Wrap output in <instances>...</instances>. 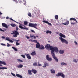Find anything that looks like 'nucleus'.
<instances>
[{
    "mask_svg": "<svg viewBox=\"0 0 78 78\" xmlns=\"http://www.w3.org/2000/svg\"><path fill=\"white\" fill-rule=\"evenodd\" d=\"M9 19H10V20H12V21H13L14 22H16L14 20H13V19H12V18H10Z\"/></svg>",
    "mask_w": 78,
    "mask_h": 78,
    "instance_id": "obj_37",
    "label": "nucleus"
},
{
    "mask_svg": "<svg viewBox=\"0 0 78 78\" xmlns=\"http://www.w3.org/2000/svg\"><path fill=\"white\" fill-rule=\"evenodd\" d=\"M76 24V23L75 22H74V23H73L72 22H71V25H75V24Z\"/></svg>",
    "mask_w": 78,
    "mask_h": 78,
    "instance_id": "obj_40",
    "label": "nucleus"
},
{
    "mask_svg": "<svg viewBox=\"0 0 78 78\" xmlns=\"http://www.w3.org/2000/svg\"><path fill=\"white\" fill-rule=\"evenodd\" d=\"M2 25L3 27H5V28H8V26L5 23H2Z\"/></svg>",
    "mask_w": 78,
    "mask_h": 78,
    "instance_id": "obj_11",
    "label": "nucleus"
},
{
    "mask_svg": "<svg viewBox=\"0 0 78 78\" xmlns=\"http://www.w3.org/2000/svg\"><path fill=\"white\" fill-rule=\"evenodd\" d=\"M64 65H67V64L66 63H64Z\"/></svg>",
    "mask_w": 78,
    "mask_h": 78,
    "instance_id": "obj_57",
    "label": "nucleus"
},
{
    "mask_svg": "<svg viewBox=\"0 0 78 78\" xmlns=\"http://www.w3.org/2000/svg\"><path fill=\"white\" fill-rule=\"evenodd\" d=\"M31 31V32H32V33H35V31H34V30H33L32 29H31L30 30Z\"/></svg>",
    "mask_w": 78,
    "mask_h": 78,
    "instance_id": "obj_41",
    "label": "nucleus"
},
{
    "mask_svg": "<svg viewBox=\"0 0 78 78\" xmlns=\"http://www.w3.org/2000/svg\"><path fill=\"white\" fill-rule=\"evenodd\" d=\"M28 22L27 21H25L24 22V25H28Z\"/></svg>",
    "mask_w": 78,
    "mask_h": 78,
    "instance_id": "obj_27",
    "label": "nucleus"
},
{
    "mask_svg": "<svg viewBox=\"0 0 78 78\" xmlns=\"http://www.w3.org/2000/svg\"><path fill=\"white\" fill-rule=\"evenodd\" d=\"M1 45L3 46H6V44L2 43H1Z\"/></svg>",
    "mask_w": 78,
    "mask_h": 78,
    "instance_id": "obj_36",
    "label": "nucleus"
},
{
    "mask_svg": "<svg viewBox=\"0 0 78 78\" xmlns=\"http://www.w3.org/2000/svg\"><path fill=\"white\" fill-rule=\"evenodd\" d=\"M16 45L17 46L18 45H20V44L17 42H16Z\"/></svg>",
    "mask_w": 78,
    "mask_h": 78,
    "instance_id": "obj_33",
    "label": "nucleus"
},
{
    "mask_svg": "<svg viewBox=\"0 0 78 78\" xmlns=\"http://www.w3.org/2000/svg\"><path fill=\"white\" fill-rule=\"evenodd\" d=\"M56 34H59V32H56Z\"/></svg>",
    "mask_w": 78,
    "mask_h": 78,
    "instance_id": "obj_60",
    "label": "nucleus"
},
{
    "mask_svg": "<svg viewBox=\"0 0 78 78\" xmlns=\"http://www.w3.org/2000/svg\"><path fill=\"white\" fill-rule=\"evenodd\" d=\"M15 2H16V3H18V2L17 1V0H15Z\"/></svg>",
    "mask_w": 78,
    "mask_h": 78,
    "instance_id": "obj_55",
    "label": "nucleus"
},
{
    "mask_svg": "<svg viewBox=\"0 0 78 78\" xmlns=\"http://www.w3.org/2000/svg\"><path fill=\"white\" fill-rule=\"evenodd\" d=\"M28 75H31L32 73H31V71L30 70H28Z\"/></svg>",
    "mask_w": 78,
    "mask_h": 78,
    "instance_id": "obj_26",
    "label": "nucleus"
},
{
    "mask_svg": "<svg viewBox=\"0 0 78 78\" xmlns=\"http://www.w3.org/2000/svg\"><path fill=\"white\" fill-rule=\"evenodd\" d=\"M25 55L28 59H31V56L30 54L26 53Z\"/></svg>",
    "mask_w": 78,
    "mask_h": 78,
    "instance_id": "obj_10",
    "label": "nucleus"
},
{
    "mask_svg": "<svg viewBox=\"0 0 78 78\" xmlns=\"http://www.w3.org/2000/svg\"><path fill=\"white\" fill-rule=\"evenodd\" d=\"M0 69H1V70H4V69H8V68L6 67H0Z\"/></svg>",
    "mask_w": 78,
    "mask_h": 78,
    "instance_id": "obj_22",
    "label": "nucleus"
},
{
    "mask_svg": "<svg viewBox=\"0 0 78 78\" xmlns=\"http://www.w3.org/2000/svg\"><path fill=\"white\" fill-rule=\"evenodd\" d=\"M33 66H35L37 65V63L35 62L33 64Z\"/></svg>",
    "mask_w": 78,
    "mask_h": 78,
    "instance_id": "obj_29",
    "label": "nucleus"
},
{
    "mask_svg": "<svg viewBox=\"0 0 78 78\" xmlns=\"http://www.w3.org/2000/svg\"><path fill=\"white\" fill-rule=\"evenodd\" d=\"M45 48L46 49L48 50L50 49L51 50V53L53 58L56 62H58L59 60L58 59L57 57H56L55 55V51L56 52V53H58L59 51V50H58V48L56 47H53L52 46H51L50 45L47 44L45 46Z\"/></svg>",
    "mask_w": 78,
    "mask_h": 78,
    "instance_id": "obj_1",
    "label": "nucleus"
},
{
    "mask_svg": "<svg viewBox=\"0 0 78 78\" xmlns=\"http://www.w3.org/2000/svg\"><path fill=\"white\" fill-rule=\"evenodd\" d=\"M36 37H38V36H37V35L36 36Z\"/></svg>",
    "mask_w": 78,
    "mask_h": 78,
    "instance_id": "obj_62",
    "label": "nucleus"
},
{
    "mask_svg": "<svg viewBox=\"0 0 78 78\" xmlns=\"http://www.w3.org/2000/svg\"><path fill=\"white\" fill-rule=\"evenodd\" d=\"M17 67L19 69H20V68H22V67H23V65L22 64H20L17 66Z\"/></svg>",
    "mask_w": 78,
    "mask_h": 78,
    "instance_id": "obj_18",
    "label": "nucleus"
},
{
    "mask_svg": "<svg viewBox=\"0 0 78 78\" xmlns=\"http://www.w3.org/2000/svg\"><path fill=\"white\" fill-rule=\"evenodd\" d=\"M1 14H2V13L0 12V15H1Z\"/></svg>",
    "mask_w": 78,
    "mask_h": 78,
    "instance_id": "obj_63",
    "label": "nucleus"
},
{
    "mask_svg": "<svg viewBox=\"0 0 78 78\" xmlns=\"http://www.w3.org/2000/svg\"><path fill=\"white\" fill-rule=\"evenodd\" d=\"M73 61L74 62H75L76 63H77V61H76V60L75 58H73Z\"/></svg>",
    "mask_w": 78,
    "mask_h": 78,
    "instance_id": "obj_32",
    "label": "nucleus"
},
{
    "mask_svg": "<svg viewBox=\"0 0 78 78\" xmlns=\"http://www.w3.org/2000/svg\"><path fill=\"white\" fill-rule=\"evenodd\" d=\"M64 52V51L62 50H60L59 51V53H60V54H63Z\"/></svg>",
    "mask_w": 78,
    "mask_h": 78,
    "instance_id": "obj_23",
    "label": "nucleus"
},
{
    "mask_svg": "<svg viewBox=\"0 0 78 78\" xmlns=\"http://www.w3.org/2000/svg\"><path fill=\"white\" fill-rule=\"evenodd\" d=\"M12 40L13 41H16V39H13Z\"/></svg>",
    "mask_w": 78,
    "mask_h": 78,
    "instance_id": "obj_56",
    "label": "nucleus"
},
{
    "mask_svg": "<svg viewBox=\"0 0 78 78\" xmlns=\"http://www.w3.org/2000/svg\"><path fill=\"white\" fill-rule=\"evenodd\" d=\"M17 61H18L19 62H23V61H22L21 60H20V59H17Z\"/></svg>",
    "mask_w": 78,
    "mask_h": 78,
    "instance_id": "obj_31",
    "label": "nucleus"
},
{
    "mask_svg": "<svg viewBox=\"0 0 78 78\" xmlns=\"http://www.w3.org/2000/svg\"><path fill=\"white\" fill-rule=\"evenodd\" d=\"M23 2H24V5H25L26 3V2L25 1L23 0Z\"/></svg>",
    "mask_w": 78,
    "mask_h": 78,
    "instance_id": "obj_52",
    "label": "nucleus"
},
{
    "mask_svg": "<svg viewBox=\"0 0 78 78\" xmlns=\"http://www.w3.org/2000/svg\"><path fill=\"white\" fill-rule=\"evenodd\" d=\"M18 42H20V40H17L16 41V42H18Z\"/></svg>",
    "mask_w": 78,
    "mask_h": 78,
    "instance_id": "obj_50",
    "label": "nucleus"
},
{
    "mask_svg": "<svg viewBox=\"0 0 78 78\" xmlns=\"http://www.w3.org/2000/svg\"><path fill=\"white\" fill-rule=\"evenodd\" d=\"M26 38H27V39H30L29 37H28V36H26Z\"/></svg>",
    "mask_w": 78,
    "mask_h": 78,
    "instance_id": "obj_47",
    "label": "nucleus"
},
{
    "mask_svg": "<svg viewBox=\"0 0 78 78\" xmlns=\"http://www.w3.org/2000/svg\"><path fill=\"white\" fill-rule=\"evenodd\" d=\"M11 75H13V76L16 77V75H15V74H13V73H11Z\"/></svg>",
    "mask_w": 78,
    "mask_h": 78,
    "instance_id": "obj_39",
    "label": "nucleus"
},
{
    "mask_svg": "<svg viewBox=\"0 0 78 78\" xmlns=\"http://www.w3.org/2000/svg\"><path fill=\"white\" fill-rule=\"evenodd\" d=\"M74 43H75V45H78V43H77L76 42L74 41Z\"/></svg>",
    "mask_w": 78,
    "mask_h": 78,
    "instance_id": "obj_46",
    "label": "nucleus"
},
{
    "mask_svg": "<svg viewBox=\"0 0 78 78\" xmlns=\"http://www.w3.org/2000/svg\"><path fill=\"white\" fill-rule=\"evenodd\" d=\"M32 72L34 73V74H36V73H37V71L34 70V69H32Z\"/></svg>",
    "mask_w": 78,
    "mask_h": 78,
    "instance_id": "obj_13",
    "label": "nucleus"
},
{
    "mask_svg": "<svg viewBox=\"0 0 78 78\" xmlns=\"http://www.w3.org/2000/svg\"><path fill=\"white\" fill-rule=\"evenodd\" d=\"M38 66H42V65H41V64H39V63L38 62Z\"/></svg>",
    "mask_w": 78,
    "mask_h": 78,
    "instance_id": "obj_48",
    "label": "nucleus"
},
{
    "mask_svg": "<svg viewBox=\"0 0 78 78\" xmlns=\"http://www.w3.org/2000/svg\"><path fill=\"white\" fill-rule=\"evenodd\" d=\"M16 30H14L12 31L13 33H11V34H13V37H17V35H19V33L17 31L18 30H19V28H18V27H16Z\"/></svg>",
    "mask_w": 78,
    "mask_h": 78,
    "instance_id": "obj_3",
    "label": "nucleus"
},
{
    "mask_svg": "<svg viewBox=\"0 0 78 78\" xmlns=\"http://www.w3.org/2000/svg\"><path fill=\"white\" fill-rule=\"evenodd\" d=\"M7 47H11V46L8 43H7Z\"/></svg>",
    "mask_w": 78,
    "mask_h": 78,
    "instance_id": "obj_38",
    "label": "nucleus"
},
{
    "mask_svg": "<svg viewBox=\"0 0 78 78\" xmlns=\"http://www.w3.org/2000/svg\"><path fill=\"white\" fill-rule=\"evenodd\" d=\"M56 76L57 77H58V76H60L63 78L65 77V75H64V73L61 72L58 73V74H56Z\"/></svg>",
    "mask_w": 78,
    "mask_h": 78,
    "instance_id": "obj_5",
    "label": "nucleus"
},
{
    "mask_svg": "<svg viewBox=\"0 0 78 78\" xmlns=\"http://www.w3.org/2000/svg\"><path fill=\"white\" fill-rule=\"evenodd\" d=\"M39 49H41V50H44V49H45V47H44V46L42 45H41L40 46Z\"/></svg>",
    "mask_w": 78,
    "mask_h": 78,
    "instance_id": "obj_15",
    "label": "nucleus"
},
{
    "mask_svg": "<svg viewBox=\"0 0 78 78\" xmlns=\"http://www.w3.org/2000/svg\"><path fill=\"white\" fill-rule=\"evenodd\" d=\"M46 33L47 34H48V33H49V34H51V33H52V32L50 30H47L46 31Z\"/></svg>",
    "mask_w": 78,
    "mask_h": 78,
    "instance_id": "obj_21",
    "label": "nucleus"
},
{
    "mask_svg": "<svg viewBox=\"0 0 78 78\" xmlns=\"http://www.w3.org/2000/svg\"><path fill=\"white\" fill-rule=\"evenodd\" d=\"M55 18L56 19V20L58 19V16L56 15L55 16Z\"/></svg>",
    "mask_w": 78,
    "mask_h": 78,
    "instance_id": "obj_30",
    "label": "nucleus"
},
{
    "mask_svg": "<svg viewBox=\"0 0 78 78\" xmlns=\"http://www.w3.org/2000/svg\"><path fill=\"white\" fill-rule=\"evenodd\" d=\"M69 24V21H67L66 22H65V23H63V25H68Z\"/></svg>",
    "mask_w": 78,
    "mask_h": 78,
    "instance_id": "obj_16",
    "label": "nucleus"
},
{
    "mask_svg": "<svg viewBox=\"0 0 78 78\" xmlns=\"http://www.w3.org/2000/svg\"><path fill=\"white\" fill-rule=\"evenodd\" d=\"M33 42H36V43H38L37 42V40H34L33 41Z\"/></svg>",
    "mask_w": 78,
    "mask_h": 78,
    "instance_id": "obj_44",
    "label": "nucleus"
},
{
    "mask_svg": "<svg viewBox=\"0 0 78 78\" xmlns=\"http://www.w3.org/2000/svg\"><path fill=\"white\" fill-rule=\"evenodd\" d=\"M16 76L17 77H19L20 78H22L23 77H22V76L20 74H17L16 75Z\"/></svg>",
    "mask_w": 78,
    "mask_h": 78,
    "instance_id": "obj_19",
    "label": "nucleus"
},
{
    "mask_svg": "<svg viewBox=\"0 0 78 78\" xmlns=\"http://www.w3.org/2000/svg\"><path fill=\"white\" fill-rule=\"evenodd\" d=\"M46 59L48 61H52V58H49V55H48L46 57Z\"/></svg>",
    "mask_w": 78,
    "mask_h": 78,
    "instance_id": "obj_7",
    "label": "nucleus"
},
{
    "mask_svg": "<svg viewBox=\"0 0 78 78\" xmlns=\"http://www.w3.org/2000/svg\"><path fill=\"white\" fill-rule=\"evenodd\" d=\"M20 25L19 26V27L20 28H21V29H24V30H28V28H26L27 27H25V26L22 25L20 23H18Z\"/></svg>",
    "mask_w": 78,
    "mask_h": 78,
    "instance_id": "obj_4",
    "label": "nucleus"
},
{
    "mask_svg": "<svg viewBox=\"0 0 78 78\" xmlns=\"http://www.w3.org/2000/svg\"><path fill=\"white\" fill-rule=\"evenodd\" d=\"M9 41L10 42H11V43H13V41L12 40H9Z\"/></svg>",
    "mask_w": 78,
    "mask_h": 78,
    "instance_id": "obj_43",
    "label": "nucleus"
},
{
    "mask_svg": "<svg viewBox=\"0 0 78 78\" xmlns=\"http://www.w3.org/2000/svg\"><path fill=\"white\" fill-rule=\"evenodd\" d=\"M61 65H62V66H63V65H64V63L62 62L61 63Z\"/></svg>",
    "mask_w": 78,
    "mask_h": 78,
    "instance_id": "obj_49",
    "label": "nucleus"
},
{
    "mask_svg": "<svg viewBox=\"0 0 78 78\" xmlns=\"http://www.w3.org/2000/svg\"><path fill=\"white\" fill-rule=\"evenodd\" d=\"M44 65L43 66V67L45 68L47 66H49L48 64L47 63L45 62L44 63Z\"/></svg>",
    "mask_w": 78,
    "mask_h": 78,
    "instance_id": "obj_17",
    "label": "nucleus"
},
{
    "mask_svg": "<svg viewBox=\"0 0 78 78\" xmlns=\"http://www.w3.org/2000/svg\"><path fill=\"white\" fill-rule=\"evenodd\" d=\"M59 36L61 37L59 38L61 40L62 42V43H65L66 44H68V41H67L66 40L64 39V38H62V37H63V38H65L66 37V36L65 35L62 34L61 33H60Z\"/></svg>",
    "mask_w": 78,
    "mask_h": 78,
    "instance_id": "obj_2",
    "label": "nucleus"
},
{
    "mask_svg": "<svg viewBox=\"0 0 78 78\" xmlns=\"http://www.w3.org/2000/svg\"><path fill=\"white\" fill-rule=\"evenodd\" d=\"M28 25L29 27H33L34 28H36V29H37V28L36 27H37V25L36 23H35L34 24L33 23H29V24Z\"/></svg>",
    "mask_w": 78,
    "mask_h": 78,
    "instance_id": "obj_6",
    "label": "nucleus"
},
{
    "mask_svg": "<svg viewBox=\"0 0 78 78\" xmlns=\"http://www.w3.org/2000/svg\"><path fill=\"white\" fill-rule=\"evenodd\" d=\"M40 44L39 43H37V44H36V47L37 48H39L40 46Z\"/></svg>",
    "mask_w": 78,
    "mask_h": 78,
    "instance_id": "obj_12",
    "label": "nucleus"
},
{
    "mask_svg": "<svg viewBox=\"0 0 78 78\" xmlns=\"http://www.w3.org/2000/svg\"><path fill=\"white\" fill-rule=\"evenodd\" d=\"M0 31H2L3 32H5V31H4L3 30H2V29L0 28Z\"/></svg>",
    "mask_w": 78,
    "mask_h": 78,
    "instance_id": "obj_45",
    "label": "nucleus"
},
{
    "mask_svg": "<svg viewBox=\"0 0 78 78\" xmlns=\"http://www.w3.org/2000/svg\"><path fill=\"white\" fill-rule=\"evenodd\" d=\"M43 22H44V23H47V24H48V25H50L51 26L52 25L51 24L49 23L47 21H45L44 20V18H43Z\"/></svg>",
    "mask_w": 78,
    "mask_h": 78,
    "instance_id": "obj_8",
    "label": "nucleus"
},
{
    "mask_svg": "<svg viewBox=\"0 0 78 78\" xmlns=\"http://www.w3.org/2000/svg\"><path fill=\"white\" fill-rule=\"evenodd\" d=\"M28 15L29 17H31V13H29L28 14Z\"/></svg>",
    "mask_w": 78,
    "mask_h": 78,
    "instance_id": "obj_35",
    "label": "nucleus"
},
{
    "mask_svg": "<svg viewBox=\"0 0 78 78\" xmlns=\"http://www.w3.org/2000/svg\"><path fill=\"white\" fill-rule=\"evenodd\" d=\"M11 26H12V27H16V25L15 24H11Z\"/></svg>",
    "mask_w": 78,
    "mask_h": 78,
    "instance_id": "obj_28",
    "label": "nucleus"
},
{
    "mask_svg": "<svg viewBox=\"0 0 78 78\" xmlns=\"http://www.w3.org/2000/svg\"><path fill=\"white\" fill-rule=\"evenodd\" d=\"M12 48H13V49H14V50L15 51H17V49L15 47H12Z\"/></svg>",
    "mask_w": 78,
    "mask_h": 78,
    "instance_id": "obj_25",
    "label": "nucleus"
},
{
    "mask_svg": "<svg viewBox=\"0 0 78 78\" xmlns=\"http://www.w3.org/2000/svg\"><path fill=\"white\" fill-rule=\"evenodd\" d=\"M0 64H3V65H6V63L5 61H0ZM0 66H2L3 67V65L0 64Z\"/></svg>",
    "mask_w": 78,
    "mask_h": 78,
    "instance_id": "obj_9",
    "label": "nucleus"
},
{
    "mask_svg": "<svg viewBox=\"0 0 78 78\" xmlns=\"http://www.w3.org/2000/svg\"><path fill=\"white\" fill-rule=\"evenodd\" d=\"M70 20H71H71H73L74 21H75V22H76V23H77L78 22L76 20V19H75V18H70Z\"/></svg>",
    "mask_w": 78,
    "mask_h": 78,
    "instance_id": "obj_14",
    "label": "nucleus"
},
{
    "mask_svg": "<svg viewBox=\"0 0 78 78\" xmlns=\"http://www.w3.org/2000/svg\"><path fill=\"white\" fill-rule=\"evenodd\" d=\"M56 25H59V24H56Z\"/></svg>",
    "mask_w": 78,
    "mask_h": 78,
    "instance_id": "obj_64",
    "label": "nucleus"
},
{
    "mask_svg": "<svg viewBox=\"0 0 78 78\" xmlns=\"http://www.w3.org/2000/svg\"><path fill=\"white\" fill-rule=\"evenodd\" d=\"M30 37H33V36H34V35L30 34Z\"/></svg>",
    "mask_w": 78,
    "mask_h": 78,
    "instance_id": "obj_54",
    "label": "nucleus"
},
{
    "mask_svg": "<svg viewBox=\"0 0 78 78\" xmlns=\"http://www.w3.org/2000/svg\"><path fill=\"white\" fill-rule=\"evenodd\" d=\"M1 38H2V39H5V37L4 36L2 37Z\"/></svg>",
    "mask_w": 78,
    "mask_h": 78,
    "instance_id": "obj_51",
    "label": "nucleus"
},
{
    "mask_svg": "<svg viewBox=\"0 0 78 78\" xmlns=\"http://www.w3.org/2000/svg\"><path fill=\"white\" fill-rule=\"evenodd\" d=\"M51 72L52 73H55L56 72V71H55L53 69H51Z\"/></svg>",
    "mask_w": 78,
    "mask_h": 78,
    "instance_id": "obj_24",
    "label": "nucleus"
},
{
    "mask_svg": "<svg viewBox=\"0 0 78 78\" xmlns=\"http://www.w3.org/2000/svg\"><path fill=\"white\" fill-rule=\"evenodd\" d=\"M29 41H33V40L31 39H30V40H29Z\"/></svg>",
    "mask_w": 78,
    "mask_h": 78,
    "instance_id": "obj_59",
    "label": "nucleus"
},
{
    "mask_svg": "<svg viewBox=\"0 0 78 78\" xmlns=\"http://www.w3.org/2000/svg\"><path fill=\"white\" fill-rule=\"evenodd\" d=\"M36 51H34V52H32V53L30 54L31 55H32V56H33V55H36Z\"/></svg>",
    "mask_w": 78,
    "mask_h": 78,
    "instance_id": "obj_20",
    "label": "nucleus"
},
{
    "mask_svg": "<svg viewBox=\"0 0 78 78\" xmlns=\"http://www.w3.org/2000/svg\"><path fill=\"white\" fill-rule=\"evenodd\" d=\"M6 19H9V17H6Z\"/></svg>",
    "mask_w": 78,
    "mask_h": 78,
    "instance_id": "obj_58",
    "label": "nucleus"
},
{
    "mask_svg": "<svg viewBox=\"0 0 78 78\" xmlns=\"http://www.w3.org/2000/svg\"><path fill=\"white\" fill-rule=\"evenodd\" d=\"M6 39L7 41H9V40H10V39L8 37H6Z\"/></svg>",
    "mask_w": 78,
    "mask_h": 78,
    "instance_id": "obj_42",
    "label": "nucleus"
},
{
    "mask_svg": "<svg viewBox=\"0 0 78 78\" xmlns=\"http://www.w3.org/2000/svg\"><path fill=\"white\" fill-rule=\"evenodd\" d=\"M21 56H22V57H23V58H25V55H21Z\"/></svg>",
    "mask_w": 78,
    "mask_h": 78,
    "instance_id": "obj_34",
    "label": "nucleus"
},
{
    "mask_svg": "<svg viewBox=\"0 0 78 78\" xmlns=\"http://www.w3.org/2000/svg\"><path fill=\"white\" fill-rule=\"evenodd\" d=\"M18 0L19 1V2H20V3H22V2L21 1V2H20V0Z\"/></svg>",
    "mask_w": 78,
    "mask_h": 78,
    "instance_id": "obj_61",
    "label": "nucleus"
},
{
    "mask_svg": "<svg viewBox=\"0 0 78 78\" xmlns=\"http://www.w3.org/2000/svg\"><path fill=\"white\" fill-rule=\"evenodd\" d=\"M34 39H36V36H34Z\"/></svg>",
    "mask_w": 78,
    "mask_h": 78,
    "instance_id": "obj_53",
    "label": "nucleus"
}]
</instances>
